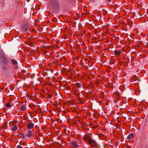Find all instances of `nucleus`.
I'll list each match as a JSON object with an SVG mask.
<instances>
[{
    "label": "nucleus",
    "mask_w": 148,
    "mask_h": 148,
    "mask_svg": "<svg viewBox=\"0 0 148 148\" xmlns=\"http://www.w3.org/2000/svg\"><path fill=\"white\" fill-rule=\"evenodd\" d=\"M47 97L49 99H51V97H52V95H47Z\"/></svg>",
    "instance_id": "a211bd4d"
},
{
    "label": "nucleus",
    "mask_w": 148,
    "mask_h": 148,
    "mask_svg": "<svg viewBox=\"0 0 148 148\" xmlns=\"http://www.w3.org/2000/svg\"><path fill=\"white\" fill-rule=\"evenodd\" d=\"M51 5L55 9H57L59 7V2L57 0H53L51 1Z\"/></svg>",
    "instance_id": "7ed1b4c3"
},
{
    "label": "nucleus",
    "mask_w": 148,
    "mask_h": 148,
    "mask_svg": "<svg viewBox=\"0 0 148 148\" xmlns=\"http://www.w3.org/2000/svg\"><path fill=\"white\" fill-rule=\"evenodd\" d=\"M107 1H108L109 2H110L111 1V0H106Z\"/></svg>",
    "instance_id": "4be33fe9"
},
{
    "label": "nucleus",
    "mask_w": 148,
    "mask_h": 148,
    "mask_svg": "<svg viewBox=\"0 0 148 148\" xmlns=\"http://www.w3.org/2000/svg\"><path fill=\"white\" fill-rule=\"evenodd\" d=\"M26 109L25 107L23 106H21L20 107V110L21 111H24Z\"/></svg>",
    "instance_id": "4468645a"
},
{
    "label": "nucleus",
    "mask_w": 148,
    "mask_h": 148,
    "mask_svg": "<svg viewBox=\"0 0 148 148\" xmlns=\"http://www.w3.org/2000/svg\"><path fill=\"white\" fill-rule=\"evenodd\" d=\"M29 28V26L28 25H24L23 26L22 29L24 32H27V31L28 30Z\"/></svg>",
    "instance_id": "39448f33"
},
{
    "label": "nucleus",
    "mask_w": 148,
    "mask_h": 148,
    "mask_svg": "<svg viewBox=\"0 0 148 148\" xmlns=\"http://www.w3.org/2000/svg\"><path fill=\"white\" fill-rule=\"evenodd\" d=\"M3 69L4 70H6L8 69V67L6 66H3Z\"/></svg>",
    "instance_id": "2eb2a0df"
},
{
    "label": "nucleus",
    "mask_w": 148,
    "mask_h": 148,
    "mask_svg": "<svg viewBox=\"0 0 148 148\" xmlns=\"http://www.w3.org/2000/svg\"><path fill=\"white\" fill-rule=\"evenodd\" d=\"M56 54H57V55H56V57L57 58H58V56H59V55L57 53H56Z\"/></svg>",
    "instance_id": "412c9836"
},
{
    "label": "nucleus",
    "mask_w": 148,
    "mask_h": 148,
    "mask_svg": "<svg viewBox=\"0 0 148 148\" xmlns=\"http://www.w3.org/2000/svg\"><path fill=\"white\" fill-rule=\"evenodd\" d=\"M17 148H22V147L20 145H18L17 147Z\"/></svg>",
    "instance_id": "6ab92c4d"
},
{
    "label": "nucleus",
    "mask_w": 148,
    "mask_h": 148,
    "mask_svg": "<svg viewBox=\"0 0 148 148\" xmlns=\"http://www.w3.org/2000/svg\"><path fill=\"white\" fill-rule=\"evenodd\" d=\"M139 79H140L135 75L132 77L130 79V80L132 82H133L134 81L139 82Z\"/></svg>",
    "instance_id": "20e7f679"
},
{
    "label": "nucleus",
    "mask_w": 148,
    "mask_h": 148,
    "mask_svg": "<svg viewBox=\"0 0 148 148\" xmlns=\"http://www.w3.org/2000/svg\"><path fill=\"white\" fill-rule=\"evenodd\" d=\"M34 124L32 123H29L27 125V128L28 129H30L33 128L34 127Z\"/></svg>",
    "instance_id": "0eeeda50"
},
{
    "label": "nucleus",
    "mask_w": 148,
    "mask_h": 148,
    "mask_svg": "<svg viewBox=\"0 0 148 148\" xmlns=\"http://www.w3.org/2000/svg\"><path fill=\"white\" fill-rule=\"evenodd\" d=\"M21 137H23V138H25V136L23 134H21Z\"/></svg>",
    "instance_id": "aec40b11"
},
{
    "label": "nucleus",
    "mask_w": 148,
    "mask_h": 148,
    "mask_svg": "<svg viewBox=\"0 0 148 148\" xmlns=\"http://www.w3.org/2000/svg\"><path fill=\"white\" fill-rule=\"evenodd\" d=\"M76 86L78 88H80L81 86V85L79 83H77L76 84Z\"/></svg>",
    "instance_id": "f3484780"
},
{
    "label": "nucleus",
    "mask_w": 148,
    "mask_h": 148,
    "mask_svg": "<svg viewBox=\"0 0 148 148\" xmlns=\"http://www.w3.org/2000/svg\"><path fill=\"white\" fill-rule=\"evenodd\" d=\"M121 52L120 50H115L114 51V54L115 56H119Z\"/></svg>",
    "instance_id": "6e6552de"
},
{
    "label": "nucleus",
    "mask_w": 148,
    "mask_h": 148,
    "mask_svg": "<svg viewBox=\"0 0 148 148\" xmlns=\"http://www.w3.org/2000/svg\"><path fill=\"white\" fill-rule=\"evenodd\" d=\"M11 61L12 62V64L13 65H16L17 64V61L13 59H11Z\"/></svg>",
    "instance_id": "9b49d317"
},
{
    "label": "nucleus",
    "mask_w": 148,
    "mask_h": 148,
    "mask_svg": "<svg viewBox=\"0 0 148 148\" xmlns=\"http://www.w3.org/2000/svg\"><path fill=\"white\" fill-rule=\"evenodd\" d=\"M134 134H133L131 133L127 136V138L128 139L133 138H134Z\"/></svg>",
    "instance_id": "f8f14e48"
},
{
    "label": "nucleus",
    "mask_w": 148,
    "mask_h": 148,
    "mask_svg": "<svg viewBox=\"0 0 148 148\" xmlns=\"http://www.w3.org/2000/svg\"><path fill=\"white\" fill-rule=\"evenodd\" d=\"M17 129V127L16 125H13V127L12 128V131L13 132H14Z\"/></svg>",
    "instance_id": "ddd939ff"
},
{
    "label": "nucleus",
    "mask_w": 148,
    "mask_h": 148,
    "mask_svg": "<svg viewBox=\"0 0 148 148\" xmlns=\"http://www.w3.org/2000/svg\"><path fill=\"white\" fill-rule=\"evenodd\" d=\"M5 106H6L7 108H9L11 106L9 103H7L5 105Z\"/></svg>",
    "instance_id": "dca6fc26"
},
{
    "label": "nucleus",
    "mask_w": 148,
    "mask_h": 148,
    "mask_svg": "<svg viewBox=\"0 0 148 148\" xmlns=\"http://www.w3.org/2000/svg\"><path fill=\"white\" fill-rule=\"evenodd\" d=\"M71 144L74 148H77L82 146V142L79 139H77L71 142Z\"/></svg>",
    "instance_id": "f03ea898"
},
{
    "label": "nucleus",
    "mask_w": 148,
    "mask_h": 148,
    "mask_svg": "<svg viewBox=\"0 0 148 148\" xmlns=\"http://www.w3.org/2000/svg\"><path fill=\"white\" fill-rule=\"evenodd\" d=\"M32 135V131H28L26 133L25 136L27 137L30 138Z\"/></svg>",
    "instance_id": "1a4fd4ad"
},
{
    "label": "nucleus",
    "mask_w": 148,
    "mask_h": 148,
    "mask_svg": "<svg viewBox=\"0 0 148 148\" xmlns=\"http://www.w3.org/2000/svg\"><path fill=\"white\" fill-rule=\"evenodd\" d=\"M5 57V56L3 53V51L2 50H0V58L2 59Z\"/></svg>",
    "instance_id": "9d476101"
},
{
    "label": "nucleus",
    "mask_w": 148,
    "mask_h": 148,
    "mask_svg": "<svg viewBox=\"0 0 148 148\" xmlns=\"http://www.w3.org/2000/svg\"><path fill=\"white\" fill-rule=\"evenodd\" d=\"M94 135L91 133L87 134L83 137V139L90 146L94 147L96 148H99V146L96 143L94 138Z\"/></svg>",
    "instance_id": "f257e3e1"
},
{
    "label": "nucleus",
    "mask_w": 148,
    "mask_h": 148,
    "mask_svg": "<svg viewBox=\"0 0 148 148\" xmlns=\"http://www.w3.org/2000/svg\"><path fill=\"white\" fill-rule=\"evenodd\" d=\"M2 62L5 65H7L9 63V61L6 59L5 57L2 58Z\"/></svg>",
    "instance_id": "423d86ee"
}]
</instances>
